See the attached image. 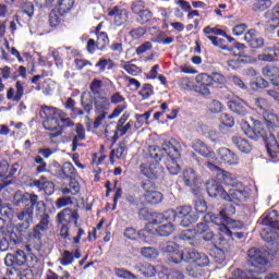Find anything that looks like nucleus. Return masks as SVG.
Masks as SVG:
<instances>
[{
    "mask_svg": "<svg viewBox=\"0 0 279 279\" xmlns=\"http://www.w3.org/2000/svg\"><path fill=\"white\" fill-rule=\"evenodd\" d=\"M203 220L206 221L207 223H214L215 226H226V218H223L221 213H219V215L206 213L203 217Z\"/></svg>",
    "mask_w": 279,
    "mask_h": 279,
    "instance_id": "a19ab883",
    "label": "nucleus"
},
{
    "mask_svg": "<svg viewBox=\"0 0 279 279\" xmlns=\"http://www.w3.org/2000/svg\"><path fill=\"white\" fill-rule=\"evenodd\" d=\"M186 272L191 278H201V276H204V268L191 263L186 266Z\"/></svg>",
    "mask_w": 279,
    "mask_h": 279,
    "instance_id": "5fc2aeb1",
    "label": "nucleus"
},
{
    "mask_svg": "<svg viewBox=\"0 0 279 279\" xmlns=\"http://www.w3.org/2000/svg\"><path fill=\"white\" fill-rule=\"evenodd\" d=\"M59 262H60V265H62V267H69V265H73L74 263L73 253H71L70 251H63Z\"/></svg>",
    "mask_w": 279,
    "mask_h": 279,
    "instance_id": "69168bd1",
    "label": "nucleus"
},
{
    "mask_svg": "<svg viewBox=\"0 0 279 279\" xmlns=\"http://www.w3.org/2000/svg\"><path fill=\"white\" fill-rule=\"evenodd\" d=\"M203 34L205 36H210V34H214V36H226V31L219 28V25L211 27L210 25L205 26L203 29Z\"/></svg>",
    "mask_w": 279,
    "mask_h": 279,
    "instance_id": "338daca9",
    "label": "nucleus"
},
{
    "mask_svg": "<svg viewBox=\"0 0 279 279\" xmlns=\"http://www.w3.org/2000/svg\"><path fill=\"white\" fill-rule=\"evenodd\" d=\"M217 160L220 163L229 165L230 167L239 165V156L235 155L234 151L230 150V148L226 147L218 150Z\"/></svg>",
    "mask_w": 279,
    "mask_h": 279,
    "instance_id": "ddd939ff",
    "label": "nucleus"
},
{
    "mask_svg": "<svg viewBox=\"0 0 279 279\" xmlns=\"http://www.w3.org/2000/svg\"><path fill=\"white\" fill-rule=\"evenodd\" d=\"M47 173H50V175H52L53 178H58L59 180H61L62 179V166L57 160H53L48 166Z\"/></svg>",
    "mask_w": 279,
    "mask_h": 279,
    "instance_id": "603ef678",
    "label": "nucleus"
},
{
    "mask_svg": "<svg viewBox=\"0 0 279 279\" xmlns=\"http://www.w3.org/2000/svg\"><path fill=\"white\" fill-rule=\"evenodd\" d=\"M104 87V81L99 78H94L89 85V90L93 93L94 97L97 95H101L105 92H101V88Z\"/></svg>",
    "mask_w": 279,
    "mask_h": 279,
    "instance_id": "13d9d810",
    "label": "nucleus"
},
{
    "mask_svg": "<svg viewBox=\"0 0 279 279\" xmlns=\"http://www.w3.org/2000/svg\"><path fill=\"white\" fill-rule=\"evenodd\" d=\"M227 106L229 110L235 114H240L241 117H245V114H247V102L241 98L229 100Z\"/></svg>",
    "mask_w": 279,
    "mask_h": 279,
    "instance_id": "5701e85b",
    "label": "nucleus"
},
{
    "mask_svg": "<svg viewBox=\"0 0 279 279\" xmlns=\"http://www.w3.org/2000/svg\"><path fill=\"white\" fill-rule=\"evenodd\" d=\"M38 195L35 193L24 192L21 197L20 202L26 206V208H36V206H40V204H45L43 201H38Z\"/></svg>",
    "mask_w": 279,
    "mask_h": 279,
    "instance_id": "393cba45",
    "label": "nucleus"
},
{
    "mask_svg": "<svg viewBox=\"0 0 279 279\" xmlns=\"http://www.w3.org/2000/svg\"><path fill=\"white\" fill-rule=\"evenodd\" d=\"M126 134H128V130L125 129V124H117L116 130L113 132V136L111 137L110 149H112V147H114V145L117 144V141H119V138H121V136H125Z\"/></svg>",
    "mask_w": 279,
    "mask_h": 279,
    "instance_id": "8fccbe9b",
    "label": "nucleus"
},
{
    "mask_svg": "<svg viewBox=\"0 0 279 279\" xmlns=\"http://www.w3.org/2000/svg\"><path fill=\"white\" fill-rule=\"evenodd\" d=\"M236 213V207H234V205L232 204H227L225 205V208H222L220 210V215L223 217L225 221H230V217H232V215H235Z\"/></svg>",
    "mask_w": 279,
    "mask_h": 279,
    "instance_id": "052dcab7",
    "label": "nucleus"
},
{
    "mask_svg": "<svg viewBox=\"0 0 279 279\" xmlns=\"http://www.w3.org/2000/svg\"><path fill=\"white\" fill-rule=\"evenodd\" d=\"M271 3L268 0H254L253 10L254 12H265V10H269Z\"/></svg>",
    "mask_w": 279,
    "mask_h": 279,
    "instance_id": "e2e57ef3",
    "label": "nucleus"
},
{
    "mask_svg": "<svg viewBox=\"0 0 279 279\" xmlns=\"http://www.w3.org/2000/svg\"><path fill=\"white\" fill-rule=\"evenodd\" d=\"M173 232H175V225L171 222L161 225L155 229V234H157V236H171Z\"/></svg>",
    "mask_w": 279,
    "mask_h": 279,
    "instance_id": "ea45409f",
    "label": "nucleus"
},
{
    "mask_svg": "<svg viewBox=\"0 0 279 279\" xmlns=\"http://www.w3.org/2000/svg\"><path fill=\"white\" fill-rule=\"evenodd\" d=\"M25 95V83L22 81L15 82V89L13 87H10L7 92V99L9 101H14L15 104H19L21 99H23V96Z\"/></svg>",
    "mask_w": 279,
    "mask_h": 279,
    "instance_id": "a211bd4d",
    "label": "nucleus"
},
{
    "mask_svg": "<svg viewBox=\"0 0 279 279\" xmlns=\"http://www.w3.org/2000/svg\"><path fill=\"white\" fill-rule=\"evenodd\" d=\"M125 141H122L119 143L117 149H111L110 155H109V160L111 163L114 162V158L118 160H121L123 158V154L125 153Z\"/></svg>",
    "mask_w": 279,
    "mask_h": 279,
    "instance_id": "49530a36",
    "label": "nucleus"
},
{
    "mask_svg": "<svg viewBox=\"0 0 279 279\" xmlns=\"http://www.w3.org/2000/svg\"><path fill=\"white\" fill-rule=\"evenodd\" d=\"M159 250L165 254H169L168 263L178 265L184 260V253L180 252V246L173 241L159 243Z\"/></svg>",
    "mask_w": 279,
    "mask_h": 279,
    "instance_id": "6e6552de",
    "label": "nucleus"
},
{
    "mask_svg": "<svg viewBox=\"0 0 279 279\" xmlns=\"http://www.w3.org/2000/svg\"><path fill=\"white\" fill-rule=\"evenodd\" d=\"M51 225V216L45 213L40 216L39 222L33 227L32 232H28L29 226L22 222L15 226V231L23 242L26 241L34 250H40L43 245V235L49 230Z\"/></svg>",
    "mask_w": 279,
    "mask_h": 279,
    "instance_id": "f257e3e1",
    "label": "nucleus"
},
{
    "mask_svg": "<svg viewBox=\"0 0 279 279\" xmlns=\"http://www.w3.org/2000/svg\"><path fill=\"white\" fill-rule=\"evenodd\" d=\"M247 258L251 267H258V265H267L269 263L265 252L256 247H252L247 251Z\"/></svg>",
    "mask_w": 279,
    "mask_h": 279,
    "instance_id": "f8f14e48",
    "label": "nucleus"
},
{
    "mask_svg": "<svg viewBox=\"0 0 279 279\" xmlns=\"http://www.w3.org/2000/svg\"><path fill=\"white\" fill-rule=\"evenodd\" d=\"M151 112L153 110H148L144 113H137L135 114V130H141V128H143V125H145V123H147V125H149V118L151 117Z\"/></svg>",
    "mask_w": 279,
    "mask_h": 279,
    "instance_id": "a18cd8bd",
    "label": "nucleus"
},
{
    "mask_svg": "<svg viewBox=\"0 0 279 279\" xmlns=\"http://www.w3.org/2000/svg\"><path fill=\"white\" fill-rule=\"evenodd\" d=\"M143 196H136V194L131 193L128 194L125 197V201L131 205V206H145L144 201L142 202Z\"/></svg>",
    "mask_w": 279,
    "mask_h": 279,
    "instance_id": "774afa93",
    "label": "nucleus"
},
{
    "mask_svg": "<svg viewBox=\"0 0 279 279\" xmlns=\"http://www.w3.org/2000/svg\"><path fill=\"white\" fill-rule=\"evenodd\" d=\"M206 191L209 197L225 199V202H228V199H230V194L226 192L223 186H221V184H219V182L215 180L207 182Z\"/></svg>",
    "mask_w": 279,
    "mask_h": 279,
    "instance_id": "9b49d317",
    "label": "nucleus"
},
{
    "mask_svg": "<svg viewBox=\"0 0 279 279\" xmlns=\"http://www.w3.org/2000/svg\"><path fill=\"white\" fill-rule=\"evenodd\" d=\"M278 217V210L276 209H272L268 214H265L264 216L260 217L262 226L266 227L262 229L260 236L264 241H267L268 243L270 241H274V230H279Z\"/></svg>",
    "mask_w": 279,
    "mask_h": 279,
    "instance_id": "0eeeda50",
    "label": "nucleus"
},
{
    "mask_svg": "<svg viewBox=\"0 0 279 279\" xmlns=\"http://www.w3.org/2000/svg\"><path fill=\"white\" fill-rule=\"evenodd\" d=\"M160 279H184V272L180 270H167L159 275Z\"/></svg>",
    "mask_w": 279,
    "mask_h": 279,
    "instance_id": "bf43d9fd",
    "label": "nucleus"
},
{
    "mask_svg": "<svg viewBox=\"0 0 279 279\" xmlns=\"http://www.w3.org/2000/svg\"><path fill=\"white\" fill-rule=\"evenodd\" d=\"M190 260H192L193 265H197V267H201V269H204V267H208L210 259L208 256L204 253H199L195 250L189 252Z\"/></svg>",
    "mask_w": 279,
    "mask_h": 279,
    "instance_id": "bb28decb",
    "label": "nucleus"
},
{
    "mask_svg": "<svg viewBox=\"0 0 279 279\" xmlns=\"http://www.w3.org/2000/svg\"><path fill=\"white\" fill-rule=\"evenodd\" d=\"M195 232L202 236L203 241H213L215 239V231L210 229V225L205 220L196 225Z\"/></svg>",
    "mask_w": 279,
    "mask_h": 279,
    "instance_id": "b1692460",
    "label": "nucleus"
},
{
    "mask_svg": "<svg viewBox=\"0 0 279 279\" xmlns=\"http://www.w3.org/2000/svg\"><path fill=\"white\" fill-rule=\"evenodd\" d=\"M165 167L168 169L170 175H178V173L182 171V168L178 163L177 159H166Z\"/></svg>",
    "mask_w": 279,
    "mask_h": 279,
    "instance_id": "3c124183",
    "label": "nucleus"
},
{
    "mask_svg": "<svg viewBox=\"0 0 279 279\" xmlns=\"http://www.w3.org/2000/svg\"><path fill=\"white\" fill-rule=\"evenodd\" d=\"M140 272L142 274V276H144L145 278H154V276H156V268L154 267V265L144 262L138 266Z\"/></svg>",
    "mask_w": 279,
    "mask_h": 279,
    "instance_id": "de8ad7c7",
    "label": "nucleus"
},
{
    "mask_svg": "<svg viewBox=\"0 0 279 279\" xmlns=\"http://www.w3.org/2000/svg\"><path fill=\"white\" fill-rule=\"evenodd\" d=\"M161 156L162 151H166L168 155L166 159L168 160H178L180 158V149H178L173 144L169 141H165L161 145Z\"/></svg>",
    "mask_w": 279,
    "mask_h": 279,
    "instance_id": "473e14b6",
    "label": "nucleus"
},
{
    "mask_svg": "<svg viewBox=\"0 0 279 279\" xmlns=\"http://www.w3.org/2000/svg\"><path fill=\"white\" fill-rule=\"evenodd\" d=\"M148 157L151 158L153 161H149V165L141 163V173H143L145 178H148V180H157L158 175L162 173V167H160V161L165 157L162 149L156 145L149 146Z\"/></svg>",
    "mask_w": 279,
    "mask_h": 279,
    "instance_id": "7ed1b4c3",
    "label": "nucleus"
},
{
    "mask_svg": "<svg viewBox=\"0 0 279 279\" xmlns=\"http://www.w3.org/2000/svg\"><path fill=\"white\" fill-rule=\"evenodd\" d=\"M167 34L160 31L158 35L153 38V43H157L158 45H171L173 43V37H166Z\"/></svg>",
    "mask_w": 279,
    "mask_h": 279,
    "instance_id": "680f3d73",
    "label": "nucleus"
},
{
    "mask_svg": "<svg viewBox=\"0 0 279 279\" xmlns=\"http://www.w3.org/2000/svg\"><path fill=\"white\" fill-rule=\"evenodd\" d=\"M266 150L272 162H279V144L278 140H276V136L270 137L266 142Z\"/></svg>",
    "mask_w": 279,
    "mask_h": 279,
    "instance_id": "7c9ffc66",
    "label": "nucleus"
},
{
    "mask_svg": "<svg viewBox=\"0 0 279 279\" xmlns=\"http://www.w3.org/2000/svg\"><path fill=\"white\" fill-rule=\"evenodd\" d=\"M117 68L114 61L112 59H104L100 58L95 64V69H97V73H106V71H112Z\"/></svg>",
    "mask_w": 279,
    "mask_h": 279,
    "instance_id": "f704fd0d",
    "label": "nucleus"
},
{
    "mask_svg": "<svg viewBox=\"0 0 279 279\" xmlns=\"http://www.w3.org/2000/svg\"><path fill=\"white\" fill-rule=\"evenodd\" d=\"M253 128L247 123V121L241 122V130L244 132L245 136L252 141H260L263 138L267 143L270 138H274V131L267 128V124H263L260 120H255Z\"/></svg>",
    "mask_w": 279,
    "mask_h": 279,
    "instance_id": "20e7f679",
    "label": "nucleus"
},
{
    "mask_svg": "<svg viewBox=\"0 0 279 279\" xmlns=\"http://www.w3.org/2000/svg\"><path fill=\"white\" fill-rule=\"evenodd\" d=\"M154 17V13L149 9H144L136 17L140 25H146Z\"/></svg>",
    "mask_w": 279,
    "mask_h": 279,
    "instance_id": "4d7b16f0",
    "label": "nucleus"
},
{
    "mask_svg": "<svg viewBox=\"0 0 279 279\" xmlns=\"http://www.w3.org/2000/svg\"><path fill=\"white\" fill-rule=\"evenodd\" d=\"M75 122L72 121L71 118H66V112L59 109V130L53 133H49V138H58V136H62L66 128H73Z\"/></svg>",
    "mask_w": 279,
    "mask_h": 279,
    "instance_id": "2eb2a0df",
    "label": "nucleus"
},
{
    "mask_svg": "<svg viewBox=\"0 0 279 279\" xmlns=\"http://www.w3.org/2000/svg\"><path fill=\"white\" fill-rule=\"evenodd\" d=\"M194 209L189 205L179 207V226L189 228L193 223H196L199 215H206L208 213V205L205 199L198 198L195 201Z\"/></svg>",
    "mask_w": 279,
    "mask_h": 279,
    "instance_id": "f03ea898",
    "label": "nucleus"
},
{
    "mask_svg": "<svg viewBox=\"0 0 279 279\" xmlns=\"http://www.w3.org/2000/svg\"><path fill=\"white\" fill-rule=\"evenodd\" d=\"M96 43L98 46V50L104 51L108 47V45H110V38H108V33H98Z\"/></svg>",
    "mask_w": 279,
    "mask_h": 279,
    "instance_id": "6e6d98bb",
    "label": "nucleus"
},
{
    "mask_svg": "<svg viewBox=\"0 0 279 279\" xmlns=\"http://www.w3.org/2000/svg\"><path fill=\"white\" fill-rule=\"evenodd\" d=\"M197 88L202 95H210V88H213V78L210 74L201 73L196 75Z\"/></svg>",
    "mask_w": 279,
    "mask_h": 279,
    "instance_id": "6ab92c4d",
    "label": "nucleus"
},
{
    "mask_svg": "<svg viewBox=\"0 0 279 279\" xmlns=\"http://www.w3.org/2000/svg\"><path fill=\"white\" fill-rule=\"evenodd\" d=\"M56 10L60 16H66V14H71L75 10V0H58Z\"/></svg>",
    "mask_w": 279,
    "mask_h": 279,
    "instance_id": "c85d7f7f",
    "label": "nucleus"
},
{
    "mask_svg": "<svg viewBox=\"0 0 279 279\" xmlns=\"http://www.w3.org/2000/svg\"><path fill=\"white\" fill-rule=\"evenodd\" d=\"M192 149H194L196 154H199V156H203V158H213V156H215V150H213L210 146H207L202 140H194Z\"/></svg>",
    "mask_w": 279,
    "mask_h": 279,
    "instance_id": "412c9836",
    "label": "nucleus"
},
{
    "mask_svg": "<svg viewBox=\"0 0 279 279\" xmlns=\"http://www.w3.org/2000/svg\"><path fill=\"white\" fill-rule=\"evenodd\" d=\"M180 241H184L185 243H189V245H192V247H197L199 245V240H197V231H195V228L193 230L187 229L184 230L179 235Z\"/></svg>",
    "mask_w": 279,
    "mask_h": 279,
    "instance_id": "2f4dec72",
    "label": "nucleus"
},
{
    "mask_svg": "<svg viewBox=\"0 0 279 279\" xmlns=\"http://www.w3.org/2000/svg\"><path fill=\"white\" fill-rule=\"evenodd\" d=\"M207 40H210L211 45L214 47H218V49H221L222 51H228L229 46L226 43V39L219 38L217 36L208 35Z\"/></svg>",
    "mask_w": 279,
    "mask_h": 279,
    "instance_id": "864d4df0",
    "label": "nucleus"
},
{
    "mask_svg": "<svg viewBox=\"0 0 279 279\" xmlns=\"http://www.w3.org/2000/svg\"><path fill=\"white\" fill-rule=\"evenodd\" d=\"M142 199H143L144 204L156 205V204H160V202H162L163 196H162V193L155 190L153 192H148V193H145L144 195H142Z\"/></svg>",
    "mask_w": 279,
    "mask_h": 279,
    "instance_id": "c9c22d12",
    "label": "nucleus"
},
{
    "mask_svg": "<svg viewBox=\"0 0 279 279\" xmlns=\"http://www.w3.org/2000/svg\"><path fill=\"white\" fill-rule=\"evenodd\" d=\"M77 169L71 161H65L61 166V180H77Z\"/></svg>",
    "mask_w": 279,
    "mask_h": 279,
    "instance_id": "c756f323",
    "label": "nucleus"
},
{
    "mask_svg": "<svg viewBox=\"0 0 279 279\" xmlns=\"http://www.w3.org/2000/svg\"><path fill=\"white\" fill-rule=\"evenodd\" d=\"M39 117L43 119V128L47 132H58L60 130V109L44 105L39 109Z\"/></svg>",
    "mask_w": 279,
    "mask_h": 279,
    "instance_id": "39448f33",
    "label": "nucleus"
},
{
    "mask_svg": "<svg viewBox=\"0 0 279 279\" xmlns=\"http://www.w3.org/2000/svg\"><path fill=\"white\" fill-rule=\"evenodd\" d=\"M250 189H233L229 192V199L227 202H247L250 199Z\"/></svg>",
    "mask_w": 279,
    "mask_h": 279,
    "instance_id": "a878e982",
    "label": "nucleus"
},
{
    "mask_svg": "<svg viewBox=\"0 0 279 279\" xmlns=\"http://www.w3.org/2000/svg\"><path fill=\"white\" fill-rule=\"evenodd\" d=\"M108 16L113 17V23L117 27H121V25H125L128 23V19H130V14L126 9H121L119 7H113L108 10Z\"/></svg>",
    "mask_w": 279,
    "mask_h": 279,
    "instance_id": "dca6fc26",
    "label": "nucleus"
},
{
    "mask_svg": "<svg viewBox=\"0 0 279 279\" xmlns=\"http://www.w3.org/2000/svg\"><path fill=\"white\" fill-rule=\"evenodd\" d=\"M262 75L269 77L272 86L279 90V68L276 65H266L262 69Z\"/></svg>",
    "mask_w": 279,
    "mask_h": 279,
    "instance_id": "cd10ccee",
    "label": "nucleus"
},
{
    "mask_svg": "<svg viewBox=\"0 0 279 279\" xmlns=\"http://www.w3.org/2000/svg\"><path fill=\"white\" fill-rule=\"evenodd\" d=\"M0 217L7 223L8 221H12V219H14V207H12L11 204H3L0 206Z\"/></svg>",
    "mask_w": 279,
    "mask_h": 279,
    "instance_id": "37998d69",
    "label": "nucleus"
},
{
    "mask_svg": "<svg viewBox=\"0 0 279 279\" xmlns=\"http://www.w3.org/2000/svg\"><path fill=\"white\" fill-rule=\"evenodd\" d=\"M73 132H75V135L72 137V151H77V148L82 147L80 141H86V129L84 124L76 123Z\"/></svg>",
    "mask_w": 279,
    "mask_h": 279,
    "instance_id": "4be33fe9",
    "label": "nucleus"
},
{
    "mask_svg": "<svg viewBox=\"0 0 279 279\" xmlns=\"http://www.w3.org/2000/svg\"><path fill=\"white\" fill-rule=\"evenodd\" d=\"M205 167H207V169L213 173H216V175L219 178V180L222 181V183L226 184V186H232V187L239 186V182L232 179V173L219 168L218 166H216L210 161L205 162Z\"/></svg>",
    "mask_w": 279,
    "mask_h": 279,
    "instance_id": "1a4fd4ad",
    "label": "nucleus"
},
{
    "mask_svg": "<svg viewBox=\"0 0 279 279\" xmlns=\"http://www.w3.org/2000/svg\"><path fill=\"white\" fill-rule=\"evenodd\" d=\"M264 117V121L266 123V128L269 130H272V132L276 131V128L279 125V118L277 114L266 111V113H262Z\"/></svg>",
    "mask_w": 279,
    "mask_h": 279,
    "instance_id": "e433bc0d",
    "label": "nucleus"
},
{
    "mask_svg": "<svg viewBox=\"0 0 279 279\" xmlns=\"http://www.w3.org/2000/svg\"><path fill=\"white\" fill-rule=\"evenodd\" d=\"M197 173L193 169H186L183 171V183L185 186H195L197 184Z\"/></svg>",
    "mask_w": 279,
    "mask_h": 279,
    "instance_id": "79ce46f5",
    "label": "nucleus"
},
{
    "mask_svg": "<svg viewBox=\"0 0 279 279\" xmlns=\"http://www.w3.org/2000/svg\"><path fill=\"white\" fill-rule=\"evenodd\" d=\"M59 191L65 197L69 195L75 197V195H80V191H82V185H80V181H77V179H73L69 180V183H61Z\"/></svg>",
    "mask_w": 279,
    "mask_h": 279,
    "instance_id": "aec40b11",
    "label": "nucleus"
},
{
    "mask_svg": "<svg viewBox=\"0 0 279 279\" xmlns=\"http://www.w3.org/2000/svg\"><path fill=\"white\" fill-rule=\"evenodd\" d=\"M60 13L58 10L52 9L49 13V25L50 27H58L60 26V23H62V19H60Z\"/></svg>",
    "mask_w": 279,
    "mask_h": 279,
    "instance_id": "0e129e2a",
    "label": "nucleus"
},
{
    "mask_svg": "<svg viewBox=\"0 0 279 279\" xmlns=\"http://www.w3.org/2000/svg\"><path fill=\"white\" fill-rule=\"evenodd\" d=\"M80 221V214L77 210H73L72 208H64L57 215V222L60 226V236L61 239H69V223H74L75 228H77Z\"/></svg>",
    "mask_w": 279,
    "mask_h": 279,
    "instance_id": "423d86ee",
    "label": "nucleus"
},
{
    "mask_svg": "<svg viewBox=\"0 0 279 279\" xmlns=\"http://www.w3.org/2000/svg\"><path fill=\"white\" fill-rule=\"evenodd\" d=\"M233 145L241 151L242 154H251L252 153V145L250 144V141L240 137V136H233L231 138Z\"/></svg>",
    "mask_w": 279,
    "mask_h": 279,
    "instance_id": "72a5a7b5",
    "label": "nucleus"
},
{
    "mask_svg": "<svg viewBox=\"0 0 279 279\" xmlns=\"http://www.w3.org/2000/svg\"><path fill=\"white\" fill-rule=\"evenodd\" d=\"M17 267H33L34 263L38 260L33 253H25L23 250H17L13 255Z\"/></svg>",
    "mask_w": 279,
    "mask_h": 279,
    "instance_id": "4468645a",
    "label": "nucleus"
},
{
    "mask_svg": "<svg viewBox=\"0 0 279 279\" xmlns=\"http://www.w3.org/2000/svg\"><path fill=\"white\" fill-rule=\"evenodd\" d=\"M31 186L37 189L38 193L46 194L47 197H51V195L56 193V183L49 181L45 175L39 177V179H34L31 182Z\"/></svg>",
    "mask_w": 279,
    "mask_h": 279,
    "instance_id": "9d476101",
    "label": "nucleus"
},
{
    "mask_svg": "<svg viewBox=\"0 0 279 279\" xmlns=\"http://www.w3.org/2000/svg\"><path fill=\"white\" fill-rule=\"evenodd\" d=\"M17 219L19 221H24V223H26L27 226H31L34 221V209H32V207L23 208L17 214Z\"/></svg>",
    "mask_w": 279,
    "mask_h": 279,
    "instance_id": "4c0bfd02",
    "label": "nucleus"
},
{
    "mask_svg": "<svg viewBox=\"0 0 279 279\" xmlns=\"http://www.w3.org/2000/svg\"><path fill=\"white\" fill-rule=\"evenodd\" d=\"M254 106L260 114H266L267 111H269V108H271V105H269V100L265 98H255Z\"/></svg>",
    "mask_w": 279,
    "mask_h": 279,
    "instance_id": "09e8293b",
    "label": "nucleus"
},
{
    "mask_svg": "<svg viewBox=\"0 0 279 279\" xmlns=\"http://www.w3.org/2000/svg\"><path fill=\"white\" fill-rule=\"evenodd\" d=\"M17 169L13 165L11 170H10V165L9 163H3L0 161V180H8V178H12L14 173H16Z\"/></svg>",
    "mask_w": 279,
    "mask_h": 279,
    "instance_id": "c03bdc74",
    "label": "nucleus"
},
{
    "mask_svg": "<svg viewBox=\"0 0 279 279\" xmlns=\"http://www.w3.org/2000/svg\"><path fill=\"white\" fill-rule=\"evenodd\" d=\"M96 112H108L110 110V97L106 92L98 94L92 98Z\"/></svg>",
    "mask_w": 279,
    "mask_h": 279,
    "instance_id": "f3484780",
    "label": "nucleus"
},
{
    "mask_svg": "<svg viewBox=\"0 0 279 279\" xmlns=\"http://www.w3.org/2000/svg\"><path fill=\"white\" fill-rule=\"evenodd\" d=\"M165 221H168V223H173L175 226H180V207L174 209H168L163 213Z\"/></svg>",
    "mask_w": 279,
    "mask_h": 279,
    "instance_id": "58836bf2",
    "label": "nucleus"
}]
</instances>
